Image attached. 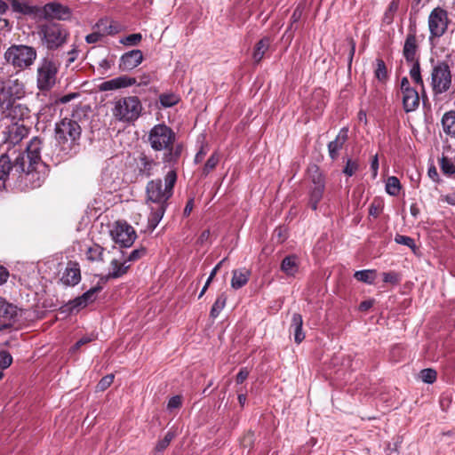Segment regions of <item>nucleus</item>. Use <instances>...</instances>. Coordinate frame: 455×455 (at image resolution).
I'll use <instances>...</instances> for the list:
<instances>
[{
	"label": "nucleus",
	"mask_w": 455,
	"mask_h": 455,
	"mask_svg": "<svg viewBox=\"0 0 455 455\" xmlns=\"http://www.w3.org/2000/svg\"><path fill=\"white\" fill-rule=\"evenodd\" d=\"M115 243L123 247H130L137 238L134 228L125 221H116L110 230Z\"/></svg>",
	"instance_id": "obj_11"
},
{
	"label": "nucleus",
	"mask_w": 455,
	"mask_h": 455,
	"mask_svg": "<svg viewBox=\"0 0 455 455\" xmlns=\"http://www.w3.org/2000/svg\"><path fill=\"white\" fill-rule=\"evenodd\" d=\"M68 58L67 60V67H68L71 63H73L78 57V50L76 46H73V48L68 52Z\"/></svg>",
	"instance_id": "obj_58"
},
{
	"label": "nucleus",
	"mask_w": 455,
	"mask_h": 455,
	"mask_svg": "<svg viewBox=\"0 0 455 455\" xmlns=\"http://www.w3.org/2000/svg\"><path fill=\"white\" fill-rule=\"evenodd\" d=\"M449 18L447 12L441 7L433 9L428 16L429 39L441 37L447 30Z\"/></svg>",
	"instance_id": "obj_10"
},
{
	"label": "nucleus",
	"mask_w": 455,
	"mask_h": 455,
	"mask_svg": "<svg viewBox=\"0 0 455 455\" xmlns=\"http://www.w3.org/2000/svg\"><path fill=\"white\" fill-rule=\"evenodd\" d=\"M175 435L172 431H168L164 437L159 440L155 447L156 452H163L171 443Z\"/></svg>",
	"instance_id": "obj_43"
},
{
	"label": "nucleus",
	"mask_w": 455,
	"mask_h": 455,
	"mask_svg": "<svg viewBox=\"0 0 455 455\" xmlns=\"http://www.w3.org/2000/svg\"><path fill=\"white\" fill-rule=\"evenodd\" d=\"M130 264H127V261H120L118 259H112L110 262V272L108 275V278H119L126 274L127 270L130 267Z\"/></svg>",
	"instance_id": "obj_29"
},
{
	"label": "nucleus",
	"mask_w": 455,
	"mask_h": 455,
	"mask_svg": "<svg viewBox=\"0 0 455 455\" xmlns=\"http://www.w3.org/2000/svg\"><path fill=\"white\" fill-rule=\"evenodd\" d=\"M60 280L65 285H76L81 280L79 265L76 262L69 261L67 264Z\"/></svg>",
	"instance_id": "obj_21"
},
{
	"label": "nucleus",
	"mask_w": 455,
	"mask_h": 455,
	"mask_svg": "<svg viewBox=\"0 0 455 455\" xmlns=\"http://www.w3.org/2000/svg\"><path fill=\"white\" fill-rule=\"evenodd\" d=\"M309 172L313 187L310 188L308 204L312 210L315 211L323 195L324 178L316 166L312 167Z\"/></svg>",
	"instance_id": "obj_12"
},
{
	"label": "nucleus",
	"mask_w": 455,
	"mask_h": 455,
	"mask_svg": "<svg viewBox=\"0 0 455 455\" xmlns=\"http://www.w3.org/2000/svg\"><path fill=\"white\" fill-rule=\"evenodd\" d=\"M374 74H375V77L379 81L384 82L387 80V78L388 76L387 70V67H386V64L383 60H381V59L376 60V68H375Z\"/></svg>",
	"instance_id": "obj_40"
},
{
	"label": "nucleus",
	"mask_w": 455,
	"mask_h": 455,
	"mask_svg": "<svg viewBox=\"0 0 455 455\" xmlns=\"http://www.w3.org/2000/svg\"><path fill=\"white\" fill-rule=\"evenodd\" d=\"M440 201L451 205H455V193L441 196Z\"/></svg>",
	"instance_id": "obj_62"
},
{
	"label": "nucleus",
	"mask_w": 455,
	"mask_h": 455,
	"mask_svg": "<svg viewBox=\"0 0 455 455\" xmlns=\"http://www.w3.org/2000/svg\"><path fill=\"white\" fill-rule=\"evenodd\" d=\"M442 124L445 133L455 138V111H450L443 115Z\"/></svg>",
	"instance_id": "obj_32"
},
{
	"label": "nucleus",
	"mask_w": 455,
	"mask_h": 455,
	"mask_svg": "<svg viewBox=\"0 0 455 455\" xmlns=\"http://www.w3.org/2000/svg\"><path fill=\"white\" fill-rule=\"evenodd\" d=\"M4 145L6 150L9 151L10 148L19 144L28 134V129L26 125L20 123H13L6 128L4 132Z\"/></svg>",
	"instance_id": "obj_13"
},
{
	"label": "nucleus",
	"mask_w": 455,
	"mask_h": 455,
	"mask_svg": "<svg viewBox=\"0 0 455 455\" xmlns=\"http://www.w3.org/2000/svg\"><path fill=\"white\" fill-rule=\"evenodd\" d=\"M418 51L419 46L417 44V38L414 33H410L407 35L403 49V54L405 60L408 63L419 62L418 60Z\"/></svg>",
	"instance_id": "obj_20"
},
{
	"label": "nucleus",
	"mask_w": 455,
	"mask_h": 455,
	"mask_svg": "<svg viewBox=\"0 0 455 455\" xmlns=\"http://www.w3.org/2000/svg\"><path fill=\"white\" fill-rule=\"evenodd\" d=\"M12 169L10 156L7 153L0 156V180H5Z\"/></svg>",
	"instance_id": "obj_37"
},
{
	"label": "nucleus",
	"mask_w": 455,
	"mask_h": 455,
	"mask_svg": "<svg viewBox=\"0 0 455 455\" xmlns=\"http://www.w3.org/2000/svg\"><path fill=\"white\" fill-rule=\"evenodd\" d=\"M348 139V129L346 127H343L339 132L338 135L336 136L335 140L329 142L328 144V152L329 156L332 160H335L338 158L339 151L343 148L344 144Z\"/></svg>",
	"instance_id": "obj_22"
},
{
	"label": "nucleus",
	"mask_w": 455,
	"mask_h": 455,
	"mask_svg": "<svg viewBox=\"0 0 455 455\" xmlns=\"http://www.w3.org/2000/svg\"><path fill=\"white\" fill-rule=\"evenodd\" d=\"M41 148L42 141L39 138L34 137L27 146V158L30 165L41 164Z\"/></svg>",
	"instance_id": "obj_24"
},
{
	"label": "nucleus",
	"mask_w": 455,
	"mask_h": 455,
	"mask_svg": "<svg viewBox=\"0 0 455 455\" xmlns=\"http://www.w3.org/2000/svg\"><path fill=\"white\" fill-rule=\"evenodd\" d=\"M354 276L356 280H358L362 283H364L367 284H372L376 278V270L364 269V270L355 271V273L354 274Z\"/></svg>",
	"instance_id": "obj_35"
},
{
	"label": "nucleus",
	"mask_w": 455,
	"mask_h": 455,
	"mask_svg": "<svg viewBox=\"0 0 455 455\" xmlns=\"http://www.w3.org/2000/svg\"><path fill=\"white\" fill-rule=\"evenodd\" d=\"M44 16L46 19L68 20L71 17V10L60 3H48L43 8Z\"/></svg>",
	"instance_id": "obj_16"
},
{
	"label": "nucleus",
	"mask_w": 455,
	"mask_h": 455,
	"mask_svg": "<svg viewBox=\"0 0 455 455\" xmlns=\"http://www.w3.org/2000/svg\"><path fill=\"white\" fill-rule=\"evenodd\" d=\"M82 129L79 124L69 118H63L55 125V138L63 148H71L81 137Z\"/></svg>",
	"instance_id": "obj_7"
},
{
	"label": "nucleus",
	"mask_w": 455,
	"mask_h": 455,
	"mask_svg": "<svg viewBox=\"0 0 455 455\" xmlns=\"http://www.w3.org/2000/svg\"><path fill=\"white\" fill-rule=\"evenodd\" d=\"M347 40H348V44L350 46L348 59H347V66H348V68H350L351 65H352L353 58H354V55L355 52V42L353 38H349Z\"/></svg>",
	"instance_id": "obj_55"
},
{
	"label": "nucleus",
	"mask_w": 455,
	"mask_h": 455,
	"mask_svg": "<svg viewBox=\"0 0 455 455\" xmlns=\"http://www.w3.org/2000/svg\"><path fill=\"white\" fill-rule=\"evenodd\" d=\"M37 56L34 47L25 44H12L5 51V61L19 70H24L33 65Z\"/></svg>",
	"instance_id": "obj_6"
},
{
	"label": "nucleus",
	"mask_w": 455,
	"mask_h": 455,
	"mask_svg": "<svg viewBox=\"0 0 455 455\" xmlns=\"http://www.w3.org/2000/svg\"><path fill=\"white\" fill-rule=\"evenodd\" d=\"M143 60V54L140 50H132L122 55L119 68L123 71H130L137 68Z\"/></svg>",
	"instance_id": "obj_18"
},
{
	"label": "nucleus",
	"mask_w": 455,
	"mask_h": 455,
	"mask_svg": "<svg viewBox=\"0 0 455 455\" xmlns=\"http://www.w3.org/2000/svg\"><path fill=\"white\" fill-rule=\"evenodd\" d=\"M142 104L137 96L123 97L113 102L112 115L119 122L132 123L141 115Z\"/></svg>",
	"instance_id": "obj_5"
},
{
	"label": "nucleus",
	"mask_w": 455,
	"mask_h": 455,
	"mask_svg": "<svg viewBox=\"0 0 455 455\" xmlns=\"http://www.w3.org/2000/svg\"><path fill=\"white\" fill-rule=\"evenodd\" d=\"M371 169L372 171L373 178L377 177L379 170V158L378 155H375L371 163Z\"/></svg>",
	"instance_id": "obj_61"
},
{
	"label": "nucleus",
	"mask_w": 455,
	"mask_h": 455,
	"mask_svg": "<svg viewBox=\"0 0 455 455\" xmlns=\"http://www.w3.org/2000/svg\"><path fill=\"white\" fill-rule=\"evenodd\" d=\"M401 190V183L395 176L388 177L386 182V191L390 196H397Z\"/></svg>",
	"instance_id": "obj_38"
},
{
	"label": "nucleus",
	"mask_w": 455,
	"mask_h": 455,
	"mask_svg": "<svg viewBox=\"0 0 455 455\" xmlns=\"http://www.w3.org/2000/svg\"><path fill=\"white\" fill-rule=\"evenodd\" d=\"M269 46L270 39L268 37H264L257 43L252 55L254 62L259 63L263 59Z\"/></svg>",
	"instance_id": "obj_31"
},
{
	"label": "nucleus",
	"mask_w": 455,
	"mask_h": 455,
	"mask_svg": "<svg viewBox=\"0 0 455 455\" xmlns=\"http://www.w3.org/2000/svg\"><path fill=\"white\" fill-rule=\"evenodd\" d=\"M249 376L247 368H242L236 375V383L242 384Z\"/></svg>",
	"instance_id": "obj_59"
},
{
	"label": "nucleus",
	"mask_w": 455,
	"mask_h": 455,
	"mask_svg": "<svg viewBox=\"0 0 455 455\" xmlns=\"http://www.w3.org/2000/svg\"><path fill=\"white\" fill-rule=\"evenodd\" d=\"M250 275L251 272L245 268L234 270L231 279V287L235 290L242 288L248 283Z\"/></svg>",
	"instance_id": "obj_27"
},
{
	"label": "nucleus",
	"mask_w": 455,
	"mask_h": 455,
	"mask_svg": "<svg viewBox=\"0 0 455 455\" xmlns=\"http://www.w3.org/2000/svg\"><path fill=\"white\" fill-rule=\"evenodd\" d=\"M157 165L158 163L146 153H140L138 156L137 168L139 174L142 176L150 177L153 174L154 168Z\"/></svg>",
	"instance_id": "obj_23"
},
{
	"label": "nucleus",
	"mask_w": 455,
	"mask_h": 455,
	"mask_svg": "<svg viewBox=\"0 0 455 455\" xmlns=\"http://www.w3.org/2000/svg\"><path fill=\"white\" fill-rule=\"evenodd\" d=\"M146 254V249L145 248H139L133 250L128 256L124 261H127V264H130V262L136 261L142 258Z\"/></svg>",
	"instance_id": "obj_49"
},
{
	"label": "nucleus",
	"mask_w": 455,
	"mask_h": 455,
	"mask_svg": "<svg viewBox=\"0 0 455 455\" xmlns=\"http://www.w3.org/2000/svg\"><path fill=\"white\" fill-rule=\"evenodd\" d=\"M93 337L92 336H86V337H83L81 338L79 340L76 341V343L74 345L73 347V350H77L79 349L83 345H85L89 342H91L92 340H93Z\"/></svg>",
	"instance_id": "obj_60"
},
{
	"label": "nucleus",
	"mask_w": 455,
	"mask_h": 455,
	"mask_svg": "<svg viewBox=\"0 0 455 455\" xmlns=\"http://www.w3.org/2000/svg\"><path fill=\"white\" fill-rule=\"evenodd\" d=\"M395 241L399 243V244H403V245H405L411 249H414L415 248V242L414 240L410 237V236H406V235H397L395 237Z\"/></svg>",
	"instance_id": "obj_48"
},
{
	"label": "nucleus",
	"mask_w": 455,
	"mask_h": 455,
	"mask_svg": "<svg viewBox=\"0 0 455 455\" xmlns=\"http://www.w3.org/2000/svg\"><path fill=\"white\" fill-rule=\"evenodd\" d=\"M182 404V399L180 395H174L170 398L167 403V409L169 411H172L174 409H178Z\"/></svg>",
	"instance_id": "obj_54"
},
{
	"label": "nucleus",
	"mask_w": 455,
	"mask_h": 455,
	"mask_svg": "<svg viewBox=\"0 0 455 455\" xmlns=\"http://www.w3.org/2000/svg\"><path fill=\"white\" fill-rule=\"evenodd\" d=\"M113 380H114V375H112V374L103 377L98 383L97 389L100 391H104L113 383Z\"/></svg>",
	"instance_id": "obj_50"
},
{
	"label": "nucleus",
	"mask_w": 455,
	"mask_h": 455,
	"mask_svg": "<svg viewBox=\"0 0 455 455\" xmlns=\"http://www.w3.org/2000/svg\"><path fill=\"white\" fill-rule=\"evenodd\" d=\"M382 211V204L380 201L374 200L369 208V214L377 218Z\"/></svg>",
	"instance_id": "obj_52"
},
{
	"label": "nucleus",
	"mask_w": 455,
	"mask_h": 455,
	"mask_svg": "<svg viewBox=\"0 0 455 455\" xmlns=\"http://www.w3.org/2000/svg\"><path fill=\"white\" fill-rule=\"evenodd\" d=\"M37 35L42 45L53 51L62 47L67 43L69 31L59 23L49 22L38 26Z\"/></svg>",
	"instance_id": "obj_4"
},
{
	"label": "nucleus",
	"mask_w": 455,
	"mask_h": 455,
	"mask_svg": "<svg viewBox=\"0 0 455 455\" xmlns=\"http://www.w3.org/2000/svg\"><path fill=\"white\" fill-rule=\"evenodd\" d=\"M382 275L385 283L397 284L400 281L399 275L395 272H385Z\"/></svg>",
	"instance_id": "obj_53"
},
{
	"label": "nucleus",
	"mask_w": 455,
	"mask_h": 455,
	"mask_svg": "<svg viewBox=\"0 0 455 455\" xmlns=\"http://www.w3.org/2000/svg\"><path fill=\"white\" fill-rule=\"evenodd\" d=\"M21 169L24 174L22 175V180L27 187L30 188H39L45 179V173L43 172L44 169V165H30L28 164V170L26 171L23 164Z\"/></svg>",
	"instance_id": "obj_15"
},
{
	"label": "nucleus",
	"mask_w": 455,
	"mask_h": 455,
	"mask_svg": "<svg viewBox=\"0 0 455 455\" xmlns=\"http://www.w3.org/2000/svg\"><path fill=\"white\" fill-rule=\"evenodd\" d=\"M358 169V164L351 159L347 161L346 166L344 168V173L349 177L353 176Z\"/></svg>",
	"instance_id": "obj_51"
},
{
	"label": "nucleus",
	"mask_w": 455,
	"mask_h": 455,
	"mask_svg": "<svg viewBox=\"0 0 455 455\" xmlns=\"http://www.w3.org/2000/svg\"><path fill=\"white\" fill-rule=\"evenodd\" d=\"M103 36V34L100 32H93L85 36V41L88 44H94L99 42Z\"/></svg>",
	"instance_id": "obj_57"
},
{
	"label": "nucleus",
	"mask_w": 455,
	"mask_h": 455,
	"mask_svg": "<svg viewBox=\"0 0 455 455\" xmlns=\"http://www.w3.org/2000/svg\"><path fill=\"white\" fill-rule=\"evenodd\" d=\"M175 132L164 124L154 125L148 134L151 148L155 151H164L163 162L168 164H176L183 150V145L175 144Z\"/></svg>",
	"instance_id": "obj_1"
},
{
	"label": "nucleus",
	"mask_w": 455,
	"mask_h": 455,
	"mask_svg": "<svg viewBox=\"0 0 455 455\" xmlns=\"http://www.w3.org/2000/svg\"><path fill=\"white\" fill-rule=\"evenodd\" d=\"M410 76L411 79L419 85L423 86V80L420 75L419 62L411 63Z\"/></svg>",
	"instance_id": "obj_45"
},
{
	"label": "nucleus",
	"mask_w": 455,
	"mask_h": 455,
	"mask_svg": "<svg viewBox=\"0 0 455 455\" xmlns=\"http://www.w3.org/2000/svg\"><path fill=\"white\" fill-rule=\"evenodd\" d=\"M25 96V87L19 79H9L0 84V114L2 118L16 119L28 110L16 100Z\"/></svg>",
	"instance_id": "obj_2"
},
{
	"label": "nucleus",
	"mask_w": 455,
	"mask_h": 455,
	"mask_svg": "<svg viewBox=\"0 0 455 455\" xmlns=\"http://www.w3.org/2000/svg\"><path fill=\"white\" fill-rule=\"evenodd\" d=\"M440 165L442 171L446 174H453L455 173V165L451 162V159L447 157H443L440 161Z\"/></svg>",
	"instance_id": "obj_47"
},
{
	"label": "nucleus",
	"mask_w": 455,
	"mask_h": 455,
	"mask_svg": "<svg viewBox=\"0 0 455 455\" xmlns=\"http://www.w3.org/2000/svg\"><path fill=\"white\" fill-rule=\"evenodd\" d=\"M437 373L434 369H424L419 372L420 379L427 384H432L436 380Z\"/></svg>",
	"instance_id": "obj_44"
},
{
	"label": "nucleus",
	"mask_w": 455,
	"mask_h": 455,
	"mask_svg": "<svg viewBox=\"0 0 455 455\" xmlns=\"http://www.w3.org/2000/svg\"><path fill=\"white\" fill-rule=\"evenodd\" d=\"M206 154H207V151H206L205 148L202 147L195 156V163L196 164L201 163L204 160Z\"/></svg>",
	"instance_id": "obj_63"
},
{
	"label": "nucleus",
	"mask_w": 455,
	"mask_h": 455,
	"mask_svg": "<svg viewBox=\"0 0 455 455\" xmlns=\"http://www.w3.org/2000/svg\"><path fill=\"white\" fill-rule=\"evenodd\" d=\"M225 259L220 260L214 267L213 269L212 270L208 279H207V283H211L212 279L214 278V276L216 275L217 272L219 271V269L220 268L222 263L224 262Z\"/></svg>",
	"instance_id": "obj_64"
},
{
	"label": "nucleus",
	"mask_w": 455,
	"mask_h": 455,
	"mask_svg": "<svg viewBox=\"0 0 455 455\" xmlns=\"http://www.w3.org/2000/svg\"><path fill=\"white\" fill-rule=\"evenodd\" d=\"M59 66L53 57L43 58L36 71V85L39 91L48 92L56 84Z\"/></svg>",
	"instance_id": "obj_8"
},
{
	"label": "nucleus",
	"mask_w": 455,
	"mask_h": 455,
	"mask_svg": "<svg viewBox=\"0 0 455 455\" xmlns=\"http://www.w3.org/2000/svg\"><path fill=\"white\" fill-rule=\"evenodd\" d=\"M180 100L178 95L174 93H164L159 97V101L161 105L164 108H171L176 105Z\"/></svg>",
	"instance_id": "obj_41"
},
{
	"label": "nucleus",
	"mask_w": 455,
	"mask_h": 455,
	"mask_svg": "<svg viewBox=\"0 0 455 455\" xmlns=\"http://www.w3.org/2000/svg\"><path fill=\"white\" fill-rule=\"evenodd\" d=\"M142 39V36L140 33L131 34L120 40V43L124 45H136Z\"/></svg>",
	"instance_id": "obj_46"
},
{
	"label": "nucleus",
	"mask_w": 455,
	"mask_h": 455,
	"mask_svg": "<svg viewBox=\"0 0 455 455\" xmlns=\"http://www.w3.org/2000/svg\"><path fill=\"white\" fill-rule=\"evenodd\" d=\"M401 92L403 94V106L406 112L414 111L419 105V92L410 85L407 77L401 80Z\"/></svg>",
	"instance_id": "obj_14"
},
{
	"label": "nucleus",
	"mask_w": 455,
	"mask_h": 455,
	"mask_svg": "<svg viewBox=\"0 0 455 455\" xmlns=\"http://www.w3.org/2000/svg\"><path fill=\"white\" fill-rule=\"evenodd\" d=\"M451 85V74L448 64L440 62L431 73V86L435 94L446 92Z\"/></svg>",
	"instance_id": "obj_9"
},
{
	"label": "nucleus",
	"mask_w": 455,
	"mask_h": 455,
	"mask_svg": "<svg viewBox=\"0 0 455 455\" xmlns=\"http://www.w3.org/2000/svg\"><path fill=\"white\" fill-rule=\"evenodd\" d=\"M299 267V260L296 255L286 256L281 263V270L288 276H294Z\"/></svg>",
	"instance_id": "obj_25"
},
{
	"label": "nucleus",
	"mask_w": 455,
	"mask_h": 455,
	"mask_svg": "<svg viewBox=\"0 0 455 455\" xmlns=\"http://www.w3.org/2000/svg\"><path fill=\"white\" fill-rule=\"evenodd\" d=\"M12 363V355L6 350L0 351V379L4 377L3 371L9 368Z\"/></svg>",
	"instance_id": "obj_42"
},
{
	"label": "nucleus",
	"mask_w": 455,
	"mask_h": 455,
	"mask_svg": "<svg viewBox=\"0 0 455 455\" xmlns=\"http://www.w3.org/2000/svg\"><path fill=\"white\" fill-rule=\"evenodd\" d=\"M151 211L150 216L148 218V228L151 230H154L161 220L163 219L164 212L166 211V206H156V205H148Z\"/></svg>",
	"instance_id": "obj_30"
},
{
	"label": "nucleus",
	"mask_w": 455,
	"mask_h": 455,
	"mask_svg": "<svg viewBox=\"0 0 455 455\" xmlns=\"http://www.w3.org/2000/svg\"><path fill=\"white\" fill-rule=\"evenodd\" d=\"M12 8L13 12L22 14H33L36 12V7L29 5L25 0H12Z\"/></svg>",
	"instance_id": "obj_33"
},
{
	"label": "nucleus",
	"mask_w": 455,
	"mask_h": 455,
	"mask_svg": "<svg viewBox=\"0 0 455 455\" xmlns=\"http://www.w3.org/2000/svg\"><path fill=\"white\" fill-rule=\"evenodd\" d=\"M220 154L218 152H214L206 161V163L203 168L202 174L204 176H207L212 171H213L215 169V167L217 166V164L220 162Z\"/></svg>",
	"instance_id": "obj_39"
},
{
	"label": "nucleus",
	"mask_w": 455,
	"mask_h": 455,
	"mask_svg": "<svg viewBox=\"0 0 455 455\" xmlns=\"http://www.w3.org/2000/svg\"><path fill=\"white\" fill-rule=\"evenodd\" d=\"M177 181V173L170 170L164 176V185L161 179L150 180L147 184V204L148 205L166 206L167 201L173 194V187Z\"/></svg>",
	"instance_id": "obj_3"
},
{
	"label": "nucleus",
	"mask_w": 455,
	"mask_h": 455,
	"mask_svg": "<svg viewBox=\"0 0 455 455\" xmlns=\"http://www.w3.org/2000/svg\"><path fill=\"white\" fill-rule=\"evenodd\" d=\"M137 84V80L134 77L127 76H122L111 80L101 83L99 86L101 92L114 91L120 88H125Z\"/></svg>",
	"instance_id": "obj_19"
},
{
	"label": "nucleus",
	"mask_w": 455,
	"mask_h": 455,
	"mask_svg": "<svg viewBox=\"0 0 455 455\" xmlns=\"http://www.w3.org/2000/svg\"><path fill=\"white\" fill-rule=\"evenodd\" d=\"M347 40H348V44L350 46L348 59H347V66H348V68H350L351 65H352L353 58H354V55L355 52V42L353 38H349Z\"/></svg>",
	"instance_id": "obj_56"
},
{
	"label": "nucleus",
	"mask_w": 455,
	"mask_h": 455,
	"mask_svg": "<svg viewBox=\"0 0 455 455\" xmlns=\"http://www.w3.org/2000/svg\"><path fill=\"white\" fill-rule=\"evenodd\" d=\"M303 320L299 314H293L291 317L290 331L294 334V341L297 344L301 343L305 339V333L302 331Z\"/></svg>",
	"instance_id": "obj_26"
},
{
	"label": "nucleus",
	"mask_w": 455,
	"mask_h": 455,
	"mask_svg": "<svg viewBox=\"0 0 455 455\" xmlns=\"http://www.w3.org/2000/svg\"><path fill=\"white\" fill-rule=\"evenodd\" d=\"M103 251L104 249L100 245L94 243L87 248L86 259L90 261L102 260Z\"/></svg>",
	"instance_id": "obj_36"
},
{
	"label": "nucleus",
	"mask_w": 455,
	"mask_h": 455,
	"mask_svg": "<svg viewBox=\"0 0 455 455\" xmlns=\"http://www.w3.org/2000/svg\"><path fill=\"white\" fill-rule=\"evenodd\" d=\"M18 315L16 306L0 296V317L6 321L14 320Z\"/></svg>",
	"instance_id": "obj_28"
},
{
	"label": "nucleus",
	"mask_w": 455,
	"mask_h": 455,
	"mask_svg": "<svg viewBox=\"0 0 455 455\" xmlns=\"http://www.w3.org/2000/svg\"><path fill=\"white\" fill-rule=\"evenodd\" d=\"M102 287L98 284L91 289H89L87 291H85L81 296H78L77 298L74 299L73 300H70L68 302L69 307L72 310H79L81 308H84L89 304L92 303L97 299V294L101 291Z\"/></svg>",
	"instance_id": "obj_17"
},
{
	"label": "nucleus",
	"mask_w": 455,
	"mask_h": 455,
	"mask_svg": "<svg viewBox=\"0 0 455 455\" xmlns=\"http://www.w3.org/2000/svg\"><path fill=\"white\" fill-rule=\"evenodd\" d=\"M227 299V295L224 292L217 297L210 311V316L212 319H216L220 315V312L226 306Z\"/></svg>",
	"instance_id": "obj_34"
}]
</instances>
